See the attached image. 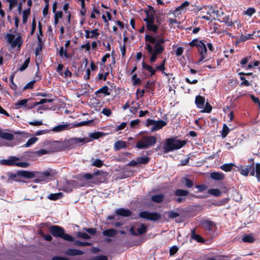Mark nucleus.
Wrapping results in <instances>:
<instances>
[{"label": "nucleus", "mask_w": 260, "mask_h": 260, "mask_svg": "<svg viewBox=\"0 0 260 260\" xmlns=\"http://www.w3.org/2000/svg\"><path fill=\"white\" fill-rule=\"evenodd\" d=\"M166 40L158 36L146 35L145 36V48L150 55V61L154 62L157 56L165 50L164 43Z\"/></svg>", "instance_id": "obj_1"}, {"label": "nucleus", "mask_w": 260, "mask_h": 260, "mask_svg": "<svg viewBox=\"0 0 260 260\" xmlns=\"http://www.w3.org/2000/svg\"><path fill=\"white\" fill-rule=\"evenodd\" d=\"M189 45L191 47L196 46L197 47L200 56V58L198 61V63L209 59L206 45L202 41L194 39L189 43Z\"/></svg>", "instance_id": "obj_2"}, {"label": "nucleus", "mask_w": 260, "mask_h": 260, "mask_svg": "<svg viewBox=\"0 0 260 260\" xmlns=\"http://www.w3.org/2000/svg\"><path fill=\"white\" fill-rule=\"evenodd\" d=\"M186 144L185 141H180L173 138L168 139L164 149L165 152L172 151L183 147Z\"/></svg>", "instance_id": "obj_3"}, {"label": "nucleus", "mask_w": 260, "mask_h": 260, "mask_svg": "<svg viewBox=\"0 0 260 260\" xmlns=\"http://www.w3.org/2000/svg\"><path fill=\"white\" fill-rule=\"evenodd\" d=\"M50 232L54 237H59L70 242L74 241V238L73 237L67 234H66L63 229L59 226H51L50 228Z\"/></svg>", "instance_id": "obj_4"}, {"label": "nucleus", "mask_w": 260, "mask_h": 260, "mask_svg": "<svg viewBox=\"0 0 260 260\" xmlns=\"http://www.w3.org/2000/svg\"><path fill=\"white\" fill-rule=\"evenodd\" d=\"M156 143V138L154 136H144L138 141L136 147L139 149H147L153 146Z\"/></svg>", "instance_id": "obj_5"}, {"label": "nucleus", "mask_w": 260, "mask_h": 260, "mask_svg": "<svg viewBox=\"0 0 260 260\" xmlns=\"http://www.w3.org/2000/svg\"><path fill=\"white\" fill-rule=\"evenodd\" d=\"M6 39L7 43L10 45L12 49L16 47H18L19 49L23 42L21 36L20 35L15 38L14 34H7L6 36Z\"/></svg>", "instance_id": "obj_6"}, {"label": "nucleus", "mask_w": 260, "mask_h": 260, "mask_svg": "<svg viewBox=\"0 0 260 260\" xmlns=\"http://www.w3.org/2000/svg\"><path fill=\"white\" fill-rule=\"evenodd\" d=\"M1 163L4 165L13 166L15 165L16 166L22 167V168H27L29 165L26 162H19V158L15 156L10 157L8 159H3L1 161Z\"/></svg>", "instance_id": "obj_7"}, {"label": "nucleus", "mask_w": 260, "mask_h": 260, "mask_svg": "<svg viewBox=\"0 0 260 260\" xmlns=\"http://www.w3.org/2000/svg\"><path fill=\"white\" fill-rule=\"evenodd\" d=\"M167 124V122L163 120H154L147 119L146 125L148 127L151 126L150 129L152 132L157 131L161 129Z\"/></svg>", "instance_id": "obj_8"}, {"label": "nucleus", "mask_w": 260, "mask_h": 260, "mask_svg": "<svg viewBox=\"0 0 260 260\" xmlns=\"http://www.w3.org/2000/svg\"><path fill=\"white\" fill-rule=\"evenodd\" d=\"M237 167L239 171H240V173L242 175L244 176H247L250 173L252 176H254V166L253 163L251 165H248L246 166L240 165Z\"/></svg>", "instance_id": "obj_9"}, {"label": "nucleus", "mask_w": 260, "mask_h": 260, "mask_svg": "<svg viewBox=\"0 0 260 260\" xmlns=\"http://www.w3.org/2000/svg\"><path fill=\"white\" fill-rule=\"evenodd\" d=\"M141 218L148 220L156 221L160 218V214L156 212L151 213L148 211H142L139 214Z\"/></svg>", "instance_id": "obj_10"}, {"label": "nucleus", "mask_w": 260, "mask_h": 260, "mask_svg": "<svg viewBox=\"0 0 260 260\" xmlns=\"http://www.w3.org/2000/svg\"><path fill=\"white\" fill-rule=\"evenodd\" d=\"M19 176L24 177L26 178H32L35 177V174L31 172L27 171H20L18 172L17 174H12L11 176L12 179H14L15 181H19V179L17 178Z\"/></svg>", "instance_id": "obj_11"}, {"label": "nucleus", "mask_w": 260, "mask_h": 260, "mask_svg": "<svg viewBox=\"0 0 260 260\" xmlns=\"http://www.w3.org/2000/svg\"><path fill=\"white\" fill-rule=\"evenodd\" d=\"M217 17L218 18V20L219 21L225 23L229 26H232L234 24L232 20H230V16L229 15H224V12L221 9L219 10Z\"/></svg>", "instance_id": "obj_12"}, {"label": "nucleus", "mask_w": 260, "mask_h": 260, "mask_svg": "<svg viewBox=\"0 0 260 260\" xmlns=\"http://www.w3.org/2000/svg\"><path fill=\"white\" fill-rule=\"evenodd\" d=\"M144 20L146 22L147 29L151 31L156 32L158 27L154 24V17L145 18Z\"/></svg>", "instance_id": "obj_13"}, {"label": "nucleus", "mask_w": 260, "mask_h": 260, "mask_svg": "<svg viewBox=\"0 0 260 260\" xmlns=\"http://www.w3.org/2000/svg\"><path fill=\"white\" fill-rule=\"evenodd\" d=\"M50 176V173L47 171L43 172L37 173L36 175H35V177H37V178L35 179V182L46 181Z\"/></svg>", "instance_id": "obj_14"}, {"label": "nucleus", "mask_w": 260, "mask_h": 260, "mask_svg": "<svg viewBox=\"0 0 260 260\" xmlns=\"http://www.w3.org/2000/svg\"><path fill=\"white\" fill-rule=\"evenodd\" d=\"M70 143L72 144H78L80 143L85 144L91 141L90 138H73L70 139Z\"/></svg>", "instance_id": "obj_15"}, {"label": "nucleus", "mask_w": 260, "mask_h": 260, "mask_svg": "<svg viewBox=\"0 0 260 260\" xmlns=\"http://www.w3.org/2000/svg\"><path fill=\"white\" fill-rule=\"evenodd\" d=\"M64 253L69 256H75L82 255L83 252L78 249L69 248L65 251Z\"/></svg>", "instance_id": "obj_16"}, {"label": "nucleus", "mask_w": 260, "mask_h": 260, "mask_svg": "<svg viewBox=\"0 0 260 260\" xmlns=\"http://www.w3.org/2000/svg\"><path fill=\"white\" fill-rule=\"evenodd\" d=\"M115 213H116V214H117L118 215L124 216V217L129 216L131 215V214H132L131 212L129 210H128L127 209H125L123 208H120V209H117L115 211Z\"/></svg>", "instance_id": "obj_17"}, {"label": "nucleus", "mask_w": 260, "mask_h": 260, "mask_svg": "<svg viewBox=\"0 0 260 260\" xmlns=\"http://www.w3.org/2000/svg\"><path fill=\"white\" fill-rule=\"evenodd\" d=\"M195 103L199 108L203 109L204 108L205 98L201 95L197 96Z\"/></svg>", "instance_id": "obj_18"}, {"label": "nucleus", "mask_w": 260, "mask_h": 260, "mask_svg": "<svg viewBox=\"0 0 260 260\" xmlns=\"http://www.w3.org/2000/svg\"><path fill=\"white\" fill-rule=\"evenodd\" d=\"M201 224L203 228L208 231L211 230L214 225L213 222L206 220L202 221Z\"/></svg>", "instance_id": "obj_19"}, {"label": "nucleus", "mask_w": 260, "mask_h": 260, "mask_svg": "<svg viewBox=\"0 0 260 260\" xmlns=\"http://www.w3.org/2000/svg\"><path fill=\"white\" fill-rule=\"evenodd\" d=\"M189 5V3L186 1L183 2L180 6L176 8L175 13L179 12L180 13L184 12L186 11L187 7Z\"/></svg>", "instance_id": "obj_20"}, {"label": "nucleus", "mask_w": 260, "mask_h": 260, "mask_svg": "<svg viewBox=\"0 0 260 260\" xmlns=\"http://www.w3.org/2000/svg\"><path fill=\"white\" fill-rule=\"evenodd\" d=\"M0 138L7 140H12L14 138L13 134L9 133L4 132L0 128Z\"/></svg>", "instance_id": "obj_21"}, {"label": "nucleus", "mask_w": 260, "mask_h": 260, "mask_svg": "<svg viewBox=\"0 0 260 260\" xmlns=\"http://www.w3.org/2000/svg\"><path fill=\"white\" fill-rule=\"evenodd\" d=\"M210 177L215 180H222L224 178V175L219 172H213L210 174Z\"/></svg>", "instance_id": "obj_22"}, {"label": "nucleus", "mask_w": 260, "mask_h": 260, "mask_svg": "<svg viewBox=\"0 0 260 260\" xmlns=\"http://www.w3.org/2000/svg\"><path fill=\"white\" fill-rule=\"evenodd\" d=\"M69 125V124L68 123H63V124H59V125L54 126L53 128L52 131L55 132H61L62 131L66 129L68 127Z\"/></svg>", "instance_id": "obj_23"}, {"label": "nucleus", "mask_w": 260, "mask_h": 260, "mask_svg": "<svg viewBox=\"0 0 260 260\" xmlns=\"http://www.w3.org/2000/svg\"><path fill=\"white\" fill-rule=\"evenodd\" d=\"M126 146V142L122 141H118L114 144V148L116 150L121 149Z\"/></svg>", "instance_id": "obj_24"}, {"label": "nucleus", "mask_w": 260, "mask_h": 260, "mask_svg": "<svg viewBox=\"0 0 260 260\" xmlns=\"http://www.w3.org/2000/svg\"><path fill=\"white\" fill-rule=\"evenodd\" d=\"M117 234V231L110 229L108 230H105L103 232V234L107 237H113Z\"/></svg>", "instance_id": "obj_25"}, {"label": "nucleus", "mask_w": 260, "mask_h": 260, "mask_svg": "<svg viewBox=\"0 0 260 260\" xmlns=\"http://www.w3.org/2000/svg\"><path fill=\"white\" fill-rule=\"evenodd\" d=\"M53 101V99H41L39 102H36L32 104V106L30 107V108H32L33 107L37 106L39 105H43L44 104L47 103V102L51 103Z\"/></svg>", "instance_id": "obj_26"}, {"label": "nucleus", "mask_w": 260, "mask_h": 260, "mask_svg": "<svg viewBox=\"0 0 260 260\" xmlns=\"http://www.w3.org/2000/svg\"><path fill=\"white\" fill-rule=\"evenodd\" d=\"M137 236L139 235H142L146 232L147 227L145 224H141L137 228Z\"/></svg>", "instance_id": "obj_27"}, {"label": "nucleus", "mask_w": 260, "mask_h": 260, "mask_svg": "<svg viewBox=\"0 0 260 260\" xmlns=\"http://www.w3.org/2000/svg\"><path fill=\"white\" fill-rule=\"evenodd\" d=\"M142 67L143 69L146 70L150 73V76H153L154 75L156 70L152 68L151 66L148 65L145 63H143L142 64Z\"/></svg>", "instance_id": "obj_28"}, {"label": "nucleus", "mask_w": 260, "mask_h": 260, "mask_svg": "<svg viewBox=\"0 0 260 260\" xmlns=\"http://www.w3.org/2000/svg\"><path fill=\"white\" fill-rule=\"evenodd\" d=\"M63 197V193L62 192H58L56 193L50 194L48 198L49 199L51 200H56L61 198Z\"/></svg>", "instance_id": "obj_29"}, {"label": "nucleus", "mask_w": 260, "mask_h": 260, "mask_svg": "<svg viewBox=\"0 0 260 260\" xmlns=\"http://www.w3.org/2000/svg\"><path fill=\"white\" fill-rule=\"evenodd\" d=\"M146 16L145 18L154 17L155 11L151 6H148V9L146 11Z\"/></svg>", "instance_id": "obj_30"}, {"label": "nucleus", "mask_w": 260, "mask_h": 260, "mask_svg": "<svg viewBox=\"0 0 260 260\" xmlns=\"http://www.w3.org/2000/svg\"><path fill=\"white\" fill-rule=\"evenodd\" d=\"M164 196L162 194H156L151 197V200L156 203H160L162 201Z\"/></svg>", "instance_id": "obj_31"}, {"label": "nucleus", "mask_w": 260, "mask_h": 260, "mask_svg": "<svg viewBox=\"0 0 260 260\" xmlns=\"http://www.w3.org/2000/svg\"><path fill=\"white\" fill-rule=\"evenodd\" d=\"M235 166V164L233 163L225 164L220 167L221 169L225 172L231 171L233 167Z\"/></svg>", "instance_id": "obj_32"}, {"label": "nucleus", "mask_w": 260, "mask_h": 260, "mask_svg": "<svg viewBox=\"0 0 260 260\" xmlns=\"http://www.w3.org/2000/svg\"><path fill=\"white\" fill-rule=\"evenodd\" d=\"M254 176L257 180L260 182V163H257L254 167Z\"/></svg>", "instance_id": "obj_33"}, {"label": "nucleus", "mask_w": 260, "mask_h": 260, "mask_svg": "<svg viewBox=\"0 0 260 260\" xmlns=\"http://www.w3.org/2000/svg\"><path fill=\"white\" fill-rule=\"evenodd\" d=\"M27 102H28L27 99H23V100L17 101L15 104L16 108L18 109L21 108L22 107L25 106V105L27 103Z\"/></svg>", "instance_id": "obj_34"}, {"label": "nucleus", "mask_w": 260, "mask_h": 260, "mask_svg": "<svg viewBox=\"0 0 260 260\" xmlns=\"http://www.w3.org/2000/svg\"><path fill=\"white\" fill-rule=\"evenodd\" d=\"M91 161L93 166L100 168L103 165V161L99 159L92 158L91 159Z\"/></svg>", "instance_id": "obj_35"}, {"label": "nucleus", "mask_w": 260, "mask_h": 260, "mask_svg": "<svg viewBox=\"0 0 260 260\" xmlns=\"http://www.w3.org/2000/svg\"><path fill=\"white\" fill-rule=\"evenodd\" d=\"M54 14V24L57 25L58 23L59 19L62 17V12L61 11H57Z\"/></svg>", "instance_id": "obj_36"}, {"label": "nucleus", "mask_w": 260, "mask_h": 260, "mask_svg": "<svg viewBox=\"0 0 260 260\" xmlns=\"http://www.w3.org/2000/svg\"><path fill=\"white\" fill-rule=\"evenodd\" d=\"M205 9L206 14L213 17V13L215 12V8L212 6H207Z\"/></svg>", "instance_id": "obj_37"}, {"label": "nucleus", "mask_w": 260, "mask_h": 260, "mask_svg": "<svg viewBox=\"0 0 260 260\" xmlns=\"http://www.w3.org/2000/svg\"><path fill=\"white\" fill-rule=\"evenodd\" d=\"M244 242L252 243L254 241V238L251 235H246L242 238Z\"/></svg>", "instance_id": "obj_38"}, {"label": "nucleus", "mask_w": 260, "mask_h": 260, "mask_svg": "<svg viewBox=\"0 0 260 260\" xmlns=\"http://www.w3.org/2000/svg\"><path fill=\"white\" fill-rule=\"evenodd\" d=\"M231 129H230L225 124L223 125V128L221 131V136L222 138H225Z\"/></svg>", "instance_id": "obj_39"}, {"label": "nucleus", "mask_w": 260, "mask_h": 260, "mask_svg": "<svg viewBox=\"0 0 260 260\" xmlns=\"http://www.w3.org/2000/svg\"><path fill=\"white\" fill-rule=\"evenodd\" d=\"M208 192L215 197H219L221 194L220 190L218 189H210L208 190Z\"/></svg>", "instance_id": "obj_40"}, {"label": "nucleus", "mask_w": 260, "mask_h": 260, "mask_svg": "<svg viewBox=\"0 0 260 260\" xmlns=\"http://www.w3.org/2000/svg\"><path fill=\"white\" fill-rule=\"evenodd\" d=\"M38 138L36 137H32L28 140L26 144L24 145V147H29L34 144H35L38 140Z\"/></svg>", "instance_id": "obj_41"}, {"label": "nucleus", "mask_w": 260, "mask_h": 260, "mask_svg": "<svg viewBox=\"0 0 260 260\" xmlns=\"http://www.w3.org/2000/svg\"><path fill=\"white\" fill-rule=\"evenodd\" d=\"M137 158L139 165L141 164H146L149 162L150 159L148 157H139Z\"/></svg>", "instance_id": "obj_42"}, {"label": "nucleus", "mask_w": 260, "mask_h": 260, "mask_svg": "<svg viewBox=\"0 0 260 260\" xmlns=\"http://www.w3.org/2000/svg\"><path fill=\"white\" fill-rule=\"evenodd\" d=\"M175 193L177 196H186L188 194V191L185 190L177 189Z\"/></svg>", "instance_id": "obj_43"}, {"label": "nucleus", "mask_w": 260, "mask_h": 260, "mask_svg": "<svg viewBox=\"0 0 260 260\" xmlns=\"http://www.w3.org/2000/svg\"><path fill=\"white\" fill-rule=\"evenodd\" d=\"M59 54L61 57L64 56L66 58H68L69 57V55L67 53V50H64L63 47H61L60 48V50L59 51Z\"/></svg>", "instance_id": "obj_44"}, {"label": "nucleus", "mask_w": 260, "mask_h": 260, "mask_svg": "<svg viewBox=\"0 0 260 260\" xmlns=\"http://www.w3.org/2000/svg\"><path fill=\"white\" fill-rule=\"evenodd\" d=\"M108 86H104L98 90L96 93H103L106 95H109L110 93L108 92Z\"/></svg>", "instance_id": "obj_45"}, {"label": "nucleus", "mask_w": 260, "mask_h": 260, "mask_svg": "<svg viewBox=\"0 0 260 260\" xmlns=\"http://www.w3.org/2000/svg\"><path fill=\"white\" fill-rule=\"evenodd\" d=\"M90 31V38L92 39H98L100 34L98 32V29H94Z\"/></svg>", "instance_id": "obj_46"}, {"label": "nucleus", "mask_w": 260, "mask_h": 260, "mask_svg": "<svg viewBox=\"0 0 260 260\" xmlns=\"http://www.w3.org/2000/svg\"><path fill=\"white\" fill-rule=\"evenodd\" d=\"M77 236L79 238H81L84 239H90V236L86 233L84 232H79L77 233Z\"/></svg>", "instance_id": "obj_47"}, {"label": "nucleus", "mask_w": 260, "mask_h": 260, "mask_svg": "<svg viewBox=\"0 0 260 260\" xmlns=\"http://www.w3.org/2000/svg\"><path fill=\"white\" fill-rule=\"evenodd\" d=\"M29 63V58H27L24 62L23 63L22 66H21L19 68V70L20 71H23L25 70L28 67Z\"/></svg>", "instance_id": "obj_48"}, {"label": "nucleus", "mask_w": 260, "mask_h": 260, "mask_svg": "<svg viewBox=\"0 0 260 260\" xmlns=\"http://www.w3.org/2000/svg\"><path fill=\"white\" fill-rule=\"evenodd\" d=\"M133 83L134 85H136L140 83V79L137 77V74H135L132 76Z\"/></svg>", "instance_id": "obj_49"}, {"label": "nucleus", "mask_w": 260, "mask_h": 260, "mask_svg": "<svg viewBox=\"0 0 260 260\" xmlns=\"http://www.w3.org/2000/svg\"><path fill=\"white\" fill-rule=\"evenodd\" d=\"M29 14V10L24 11L22 14L23 23H25L27 21L28 16Z\"/></svg>", "instance_id": "obj_50"}, {"label": "nucleus", "mask_w": 260, "mask_h": 260, "mask_svg": "<svg viewBox=\"0 0 260 260\" xmlns=\"http://www.w3.org/2000/svg\"><path fill=\"white\" fill-rule=\"evenodd\" d=\"M255 10L253 8H249L245 12V14L251 17L254 13Z\"/></svg>", "instance_id": "obj_51"}, {"label": "nucleus", "mask_w": 260, "mask_h": 260, "mask_svg": "<svg viewBox=\"0 0 260 260\" xmlns=\"http://www.w3.org/2000/svg\"><path fill=\"white\" fill-rule=\"evenodd\" d=\"M75 244L80 246H85L90 245V243L89 242H83L78 240L74 241Z\"/></svg>", "instance_id": "obj_52"}, {"label": "nucleus", "mask_w": 260, "mask_h": 260, "mask_svg": "<svg viewBox=\"0 0 260 260\" xmlns=\"http://www.w3.org/2000/svg\"><path fill=\"white\" fill-rule=\"evenodd\" d=\"M168 215L169 218H174L179 216V214L176 212L171 211L168 213Z\"/></svg>", "instance_id": "obj_53"}, {"label": "nucleus", "mask_w": 260, "mask_h": 260, "mask_svg": "<svg viewBox=\"0 0 260 260\" xmlns=\"http://www.w3.org/2000/svg\"><path fill=\"white\" fill-rule=\"evenodd\" d=\"M240 79L241 80H242L243 82L241 83V85H244V86H248L250 85V83H249V82H248L246 79V78L243 77V76H241L240 77Z\"/></svg>", "instance_id": "obj_54"}, {"label": "nucleus", "mask_w": 260, "mask_h": 260, "mask_svg": "<svg viewBox=\"0 0 260 260\" xmlns=\"http://www.w3.org/2000/svg\"><path fill=\"white\" fill-rule=\"evenodd\" d=\"M101 136V134L99 132L91 133L89 135L90 138L93 139H97Z\"/></svg>", "instance_id": "obj_55"}, {"label": "nucleus", "mask_w": 260, "mask_h": 260, "mask_svg": "<svg viewBox=\"0 0 260 260\" xmlns=\"http://www.w3.org/2000/svg\"><path fill=\"white\" fill-rule=\"evenodd\" d=\"M165 60H164L163 61V62L160 65L156 66L155 67V68H156L155 70L163 72L165 70Z\"/></svg>", "instance_id": "obj_56"}, {"label": "nucleus", "mask_w": 260, "mask_h": 260, "mask_svg": "<svg viewBox=\"0 0 260 260\" xmlns=\"http://www.w3.org/2000/svg\"><path fill=\"white\" fill-rule=\"evenodd\" d=\"M90 260H108V258L106 256L99 255L91 258Z\"/></svg>", "instance_id": "obj_57"}, {"label": "nucleus", "mask_w": 260, "mask_h": 260, "mask_svg": "<svg viewBox=\"0 0 260 260\" xmlns=\"http://www.w3.org/2000/svg\"><path fill=\"white\" fill-rule=\"evenodd\" d=\"M102 113L107 116H109L111 114L112 112L110 109L105 108L102 110Z\"/></svg>", "instance_id": "obj_58"}, {"label": "nucleus", "mask_w": 260, "mask_h": 260, "mask_svg": "<svg viewBox=\"0 0 260 260\" xmlns=\"http://www.w3.org/2000/svg\"><path fill=\"white\" fill-rule=\"evenodd\" d=\"M49 109L48 107L46 105H42L38 108L37 109V112L38 113H42V110H46Z\"/></svg>", "instance_id": "obj_59"}, {"label": "nucleus", "mask_w": 260, "mask_h": 260, "mask_svg": "<svg viewBox=\"0 0 260 260\" xmlns=\"http://www.w3.org/2000/svg\"><path fill=\"white\" fill-rule=\"evenodd\" d=\"M17 3L16 0H9V10H12L16 6Z\"/></svg>", "instance_id": "obj_60"}, {"label": "nucleus", "mask_w": 260, "mask_h": 260, "mask_svg": "<svg viewBox=\"0 0 260 260\" xmlns=\"http://www.w3.org/2000/svg\"><path fill=\"white\" fill-rule=\"evenodd\" d=\"M29 124L31 125L38 126L43 124V122L42 121L40 120L29 122Z\"/></svg>", "instance_id": "obj_61"}, {"label": "nucleus", "mask_w": 260, "mask_h": 260, "mask_svg": "<svg viewBox=\"0 0 260 260\" xmlns=\"http://www.w3.org/2000/svg\"><path fill=\"white\" fill-rule=\"evenodd\" d=\"M212 110V107L207 103L205 107L204 108L203 112L209 113Z\"/></svg>", "instance_id": "obj_62"}, {"label": "nucleus", "mask_w": 260, "mask_h": 260, "mask_svg": "<svg viewBox=\"0 0 260 260\" xmlns=\"http://www.w3.org/2000/svg\"><path fill=\"white\" fill-rule=\"evenodd\" d=\"M178 250V248L176 246H173L170 249V255L175 254Z\"/></svg>", "instance_id": "obj_63"}, {"label": "nucleus", "mask_w": 260, "mask_h": 260, "mask_svg": "<svg viewBox=\"0 0 260 260\" xmlns=\"http://www.w3.org/2000/svg\"><path fill=\"white\" fill-rule=\"evenodd\" d=\"M140 122V120L137 119L136 120H132L130 122V125L132 127H134L136 125H138Z\"/></svg>", "instance_id": "obj_64"}]
</instances>
